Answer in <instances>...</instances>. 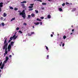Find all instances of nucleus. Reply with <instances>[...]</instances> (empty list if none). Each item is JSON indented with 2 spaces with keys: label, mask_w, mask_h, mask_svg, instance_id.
I'll return each mask as SVG.
<instances>
[{
  "label": "nucleus",
  "mask_w": 78,
  "mask_h": 78,
  "mask_svg": "<svg viewBox=\"0 0 78 78\" xmlns=\"http://www.w3.org/2000/svg\"><path fill=\"white\" fill-rule=\"evenodd\" d=\"M63 38L64 39H66V36L65 35H64L63 37Z\"/></svg>",
  "instance_id": "nucleus-17"
},
{
  "label": "nucleus",
  "mask_w": 78,
  "mask_h": 78,
  "mask_svg": "<svg viewBox=\"0 0 78 78\" xmlns=\"http://www.w3.org/2000/svg\"><path fill=\"white\" fill-rule=\"evenodd\" d=\"M4 67H3V66H1V69H3V68Z\"/></svg>",
  "instance_id": "nucleus-42"
},
{
  "label": "nucleus",
  "mask_w": 78,
  "mask_h": 78,
  "mask_svg": "<svg viewBox=\"0 0 78 78\" xmlns=\"http://www.w3.org/2000/svg\"><path fill=\"white\" fill-rule=\"evenodd\" d=\"M2 27H4V26H5V24L3 23H2Z\"/></svg>",
  "instance_id": "nucleus-16"
},
{
  "label": "nucleus",
  "mask_w": 78,
  "mask_h": 78,
  "mask_svg": "<svg viewBox=\"0 0 78 78\" xmlns=\"http://www.w3.org/2000/svg\"><path fill=\"white\" fill-rule=\"evenodd\" d=\"M16 30H19V27H17L16 28Z\"/></svg>",
  "instance_id": "nucleus-41"
},
{
  "label": "nucleus",
  "mask_w": 78,
  "mask_h": 78,
  "mask_svg": "<svg viewBox=\"0 0 78 78\" xmlns=\"http://www.w3.org/2000/svg\"><path fill=\"white\" fill-rule=\"evenodd\" d=\"M40 23V25H42V22H41Z\"/></svg>",
  "instance_id": "nucleus-43"
},
{
  "label": "nucleus",
  "mask_w": 78,
  "mask_h": 78,
  "mask_svg": "<svg viewBox=\"0 0 78 78\" xmlns=\"http://www.w3.org/2000/svg\"><path fill=\"white\" fill-rule=\"evenodd\" d=\"M2 66L4 67V66H5V64L4 63H3L2 65Z\"/></svg>",
  "instance_id": "nucleus-37"
},
{
  "label": "nucleus",
  "mask_w": 78,
  "mask_h": 78,
  "mask_svg": "<svg viewBox=\"0 0 78 78\" xmlns=\"http://www.w3.org/2000/svg\"><path fill=\"white\" fill-rule=\"evenodd\" d=\"M66 5H69V3L68 2H66Z\"/></svg>",
  "instance_id": "nucleus-38"
},
{
  "label": "nucleus",
  "mask_w": 78,
  "mask_h": 78,
  "mask_svg": "<svg viewBox=\"0 0 78 78\" xmlns=\"http://www.w3.org/2000/svg\"><path fill=\"white\" fill-rule=\"evenodd\" d=\"M33 9L32 8H30L29 9V11H33Z\"/></svg>",
  "instance_id": "nucleus-15"
},
{
  "label": "nucleus",
  "mask_w": 78,
  "mask_h": 78,
  "mask_svg": "<svg viewBox=\"0 0 78 78\" xmlns=\"http://www.w3.org/2000/svg\"><path fill=\"white\" fill-rule=\"evenodd\" d=\"M48 0V1H51V0Z\"/></svg>",
  "instance_id": "nucleus-57"
},
{
  "label": "nucleus",
  "mask_w": 78,
  "mask_h": 78,
  "mask_svg": "<svg viewBox=\"0 0 78 78\" xmlns=\"http://www.w3.org/2000/svg\"><path fill=\"white\" fill-rule=\"evenodd\" d=\"M27 3V2L25 1H24L23 2H21V3Z\"/></svg>",
  "instance_id": "nucleus-14"
},
{
  "label": "nucleus",
  "mask_w": 78,
  "mask_h": 78,
  "mask_svg": "<svg viewBox=\"0 0 78 78\" xmlns=\"http://www.w3.org/2000/svg\"><path fill=\"white\" fill-rule=\"evenodd\" d=\"M62 5L63 6H65V3H63V4H62Z\"/></svg>",
  "instance_id": "nucleus-36"
},
{
  "label": "nucleus",
  "mask_w": 78,
  "mask_h": 78,
  "mask_svg": "<svg viewBox=\"0 0 78 78\" xmlns=\"http://www.w3.org/2000/svg\"><path fill=\"white\" fill-rule=\"evenodd\" d=\"M52 33L53 34H54V32H52Z\"/></svg>",
  "instance_id": "nucleus-53"
},
{
  "label": "nucleus",
  "mask_w": 78,
  "mask_h": 78,
  "mask_svg": "<svg viewBox=\"0 0 78 78\" xmlns=\"http://www.w3.org/2000/svg\"><path fill=\"white\" fill-rule=\"evenodd\" d=\"M19 33H21V34H22V31H21V30H19Z\"/></svg>",
  "instance_id": "nucleus-30"
},
{
  "label": "nucleus",
  "mask_w": 78,
  "mask_h": 78,
  "mask_svg": "<svg viewBox=\"0 0 78 78\" xmlns=\"http://www.w3.org/2000/svg\"><path fill=\"white\" fill-rule=\"evenodd\" d=\"M59 11H62V9L61 8H59Z\"/></svg>",
  "instance_id": "nucleus-20"
},
{
  "label": "nucleus",
  "mask_w": 78,
  "mask_h": 78,
  "mask_svg": "<svg viewBox=\"0 0 78 78\" xmlns=\"http://www.w3.org/2000/svg\"><path fill=\"white\" fill-rule=\"evenodd\" d=\"M61 44H62V42H61Z\"/></svg>",
  "instance_id": "nucleus-54"
},
{
  "label": "nucleus",
  "mask_w": 78,
  "mask_h": 78,
  "mask_svg": "<svg viewBox=\"0 0 78 78\" xmlns=\"http://www.w3.org/2000/svg\"><path fill=\"white\" fill-rule=\"evenodd\" d=\"M16 32L15 33L14 35V36L15 35V37H16Z\"/></svg>",
  "instance_id": "nucleus-49"
},
{
  "label": "nucleus",
  "mask_w": 78,
  "mask_h": 78,
  "mask_svg": "<svg viewBox=\"0 0 78 78\" xmlns=\"http://www.w3.org/2000/svg\"><path fill=\"white\" fill-rule=\"evenodd\" d=\"M33 28H34V26H33L32 27Z\"/></svg>",
  "instance_id": "nucleus-52"
},
{
  "label": "nucleus",
  "mask_w": 78,
  "mask_h": 78,
  "mask_svg": "<svg viewBox=\"0 0 78 78\" xmlns=\"http://www.w3.org/2000/svg\"><path fill=\"white\" fill-rule=\"evenodd\" d=\"M17 36H16L15 37V35H13L12 37H11L10 38V40H12V39H13L15 40L17 39Z\"/></svg>",
  "instance_id": "nucleus-3"
},
{
  "label": "nucleus",
  "mask_w": 78,
  "mask_h": 78,
  "mask_svg": "<svg viewBox=\"0 0 78 78\" xmlns=\"http://www.w3.org/2000/svg\"><path fill=\"white\" fill-rule=\"evenodd\" d=\"M35 12L37 13H37H38V11H37V10H35Z\"/></svg>",
  "instance_id": "nucleus-27"
},
{
  "label": "nucleus",
  "mask_w": 78,
  "mask_h": 78,
  "mask_svg": "<svg viewBox=\"0 0 78 78\" xmlns=\"http://www.w3.org/2000/svg\"><path fill=\"white\" fill-rule=\"evenodd\" d=\"M47 17L48 19H51V15H48Z\"/></svg>",
  "instance_id": "nucleus-10"
},
{
  "label": "nucleus",
  "mask_w": 78,
  "mask_h": 78,
  "mask_svg": "<svg viewBox=\"0 0 78 78\" xmlns=\"http://www.w3.org/2000/svg\"><path fill=\"white\" fill-rule=\"evenodd\" d=\"M2 11V8L1 7H0V12H1Z\"/></svg>",
  "instance_id": "nucleus-45"
},
{
  "label": "nucleus",
  "mask_w": 78,
  "mask_h": 78,
  "mask_svg": "<svg viewBox=\"0 0 78 78\" xmlns=\"http://www.w3.org/2000/svg\"><path fill=\"white\" fill-rule=\"evenodd\" d=\"M30 6H34V4H30Z\"/></svg>",
  "instance_id": "nucleus-29"
},
{
  "label": "nucleus",
  "mask_w": 78,
  "mask_h": 78,
  "mask_svg": "<svg viewBox=\"0 0 78 78\" xmlns=\"http://www.w3.org/2000/svg\"><path fill=\"white\" fill-rule=\"evenodd\" d=\"M45 47L46 48V50H48V47H47V46H45Z\"/></svg>",
  "instance_id": "nucleus-24"
},
{
  "label": "nucleus",
  "mask_w": 78,
  "mask_h": 78,
  "mask_svg": "<svg viewBox=\"0 0 78 78\" xmlns=\"http://www.w3.org/2000/svg\"><path fill=\"white\" fill-rule=\"evenodd\" d=\"M40 19H44V17H41L40 18Z\"/></svg>",
  "instance_id": "nucleus-31"
},
{
  "label": "nucleus",
  "mask_w": 78,
  "mask_h": 78,
  "mask_svg": "<svg viewBox=\"0 0 78 78\" xmlns=\"http://www.w3.org/2000/svg\"><path fill=\"white\" fill-rule=\"evenodd\" d=\"M6 53H4V56H6Z\"/></svg>",
  "instance_id": "nucleus-46"
},
{
  "label": "nucleus",
  "mask_w": 78,
  "mask_h": 78,
  "mask_svg": "<svg viewBox=\"0 0 78 78\" xmlns=\"http://www.w3.org/2000/svg\"><path fill=\"white\" fill-rule=\"evenodd\" d=\"M6 20V19H4V20Z\"/></svg>",
  "instance_id": "nucleus-59"
},
{
  "label": "nucleus",
  "mask_w": 78,
  "mask_h": 78,
  "mask_svg": "<svg viewBox=\"0 0 78 78\" xmlns=\"http://www.w3.org/2000/svg\"><path fill=\"white\" fill-rule=\"evenodd\" d=\"M14 10L15 11H17V10H18V9L17 8H14Z\"/></svg>",
  "instance_id": "nucleus-25"
},
{
  "label": "nucleus",
  "mask_w": 78,
  "mask_h": 78,
  "mask_svg": "<svg viewBox=\"0 0 78 78\" xmlns=\"http://www.w3.org/2000/svg\"><path fill=\"white\" fill-rule=\"evenodd\" d=\"M49 57V55H47V58H46V59H48Z\"/></svg>",
  "instance_id": "nucleus-32"
},
{
  "label": "nucleus",
  "mask_w": 78,
  "mask_h": 78,
  "mask_svg": "<svg viewBox=\"0 0 78 78\" xmlns=\"http://www.w3.org/2000/svg\"><path fill=\"white\" fill-rule=\"evenodd\" d=\"M11 45H9L8 47V51H9L10 50H11Z\"/></svg>",
  "instance_id": "nucleus-4"
},
{
  "label": "nucleus",
  "mask_w": 78,
  "mask_h": 78,
  "mask_svg": "<svg viewBox=\"0 0 78 78\" xmlns=\"http://www.w3.org/2000/svg\"><path fill=\"white\" fill-rule=\"evenodd\" d=\"M41 9H42L44 10V7L42 8Z\"/></svg>",
  "instance_id": "nucleus-51"
},
{
  "label": "nucleus",
  "mask_w": 78,
  "mask_h": 78,
  "mask_svg": "<svg viewBox=\"0 0 78 78\" xmlns=\"http://www.w3.org/2000/svg\"><path fill=\"white\" fill-rule=\"evenodd\" d=\"M10 9H14L12 7H10Z\"/></svg>",
  "instance_id": "nucleus-28"
},
{
  "label": "nucleus",
  "mask_w": 78,
  "mask_h": 78,
  "mask_svg": "<svg viewBox=\"0 0 78 78\" xmlns=\"http://www.w3.org/2000/svg\"><path fill=\"white\" fill-rule=\"evenodd\" d=\"M9 1L7 2V3H9Z\"/></svg>",
  "instance_id": "nucleus-60"
},
{
  "label": "nucleus",
  "mask_w": 78,
  "mask_h": 78,
  "mask_svg": "<svg viewBox=\"0 0 78 78\" xmlns=\"http://www.w3.org/2000/svg\"><path fill=\"white\" fill-rule=\"evenodd\" d=\"M4 39H5V38Z\"/></svg>",
  "instance_id": "nucleus-64"
},
{
  "label": "nucleus",
  "mask_w": 78,
  "mask_h": 78,
  "mask_svg": "<svg viewBox=\"0 0 78 78\" xmlns=\"http://www.w3.org/2000/svg\"><path fill=\"white\" fill-rule=\"evenodd\" d=\"M60 46H61V44H60Z\"/></svg>",
  "instance_id": "nucleus-58"
},
{
  "label": "nucleus",
  "mask_w": 78,
  "mask_h": 78,
  "mask_svg": "<svg viewBox=\"0 0 78 78\" xmlns=\"http://www.w3.org/2000/svg\"><path fill=\"white\" fill-rule=\"evenodd\" d=\"M73 34V33H72L70 34L71 35V34Z\"/></svg>",
  "instance_id": "nucleus-56"
},
{
  "label": "nucleus",
  "mask_w": 78,
  "mask_h": 78,
  "mask_svg": "<svg viewBox=\"0 0 78 78\" xmlns=\"http://www.w3.org/2000/svg\"><path fill=\"white\" fill-rule=\"evenodd\" d=\"M13 55H14V53H12Z\"/></svg>",
  "instance_id": "nucleus-61"
},
{
  "label": "nucleus",
  "mask_w": 78,
  "mask_h": 78,
  "mask_svg": "<svg viewBox=\"0 0 78 78\" xmlns=\"http://www.w3.org/2000/svg\"><path fill=\"white\" fill-rule=\"evenodd\" d=\"M39 23H40L38 22L37 23H34V24H35V25H38Z\"/></svg>",
  "instance_id": "nucleus-8"
},
{
  "label": "nucleus",
  "mask_w": 78,
  "mask_h": 78,
  "mask_svg": "<svg viewBox=\"0 0 78 78\" xmlns=\"http://www.w3.org/2000/svg\"><path fill=\"white\" fill-rule=\"evenodd\" d=\"M21 6H22L23 8H25V4H21Z\"/></svg>",
  "instance_id": "nucleus-7"
},
{
  "label": "nucleus",
  "mask_w": 78,
  "mask_h": 78,
  "mask_svg": "<svg viewBox=\"0 0 78 78\" xmlns=\"http://www.w3.org/2000/svg\"><path fill=\"white\" fill-rule=\"evenodd\" d=\"M31 17V16L30 15H29L28 16V18H29V19Z\"/></svg>",
  "instance_id": "nucleus-26"
},
{
  "label": "nucleus",
  "mask_w": 78,
  "mask_h": 78,
  "mask_svg": "<svg viewBox=\"0 0 78 78\" xmlns=\"http://www.w3.org/2000/svg\"><path fill=\"white\" fill-rule=\"evenodd\" d=\"M18 12H20L19 13L20 16H22V17H23L24 19H25L26 17V14H25V10H23L22 12H21V11L19 10L18 11Z\"/></svg>",
  "instance_id": "nucleus-1"
},
{
  "label": "nucleus",
  "mask_w": 78,
  "mask_h": 78,
  "mask_svg": "<svg viewBox=\"0 0 78 78\" xmlns=\"http://www.w3.org/2000/svg\"><path fill=\"white\" fill-rule=\"evenodd\" d=\"M6 16H7V14H6V13H4V15H3L4 17H6Z\"/></svg>",
  "instance_id": "nucleus-13"
},
{
  "label": "nucleus",
  "mask_w": 78,
  "mask_h": 78,
  "mask_svg": "<svg viewBox=\"0 0 78 78\" xmlns=\"http://www.w3.org/2000/svg\"><path fill=\"white\" fill-rule=\"evenodd\" d=\"M37 1H38L40 2H42V1H41V0H37ZM35 1H36V0H34Z\"/></svg>",
  "instance_id": "nucleus-22"
},
{
  "label": "nucleus",
  "mask_w": 78,
  "mask_h": 78,
  "mask_svg": "<svg viewBox=\"0 0 78 78\" xmlns=\"http://www.w3.org/2000/svg\"><path fill=\"white\" fill-rule=\"evenodd\" d=\"M64 45H65L64 43H63L62 44V47H64Z\"/></svg>",
  "instance_id": "nucleus-47"
},
{
  "label": "nucleus",
  "mask_w": 78,
  "mask_h": 78,
  "mask_svg": "<svg viewBox=\"0 0 78 78\" xmlns=\"http://www.w3.org/2000/svg\"><path fill=\"white\" fill-rule=\"evenodd\" d=\"M1 76V75L0 74V76Z\"/></svg>",
  "instance_id": "nucleus-62"
},
{
  "label": "nucleus",
  "mask_w": 78,
  "mask_h": 78,
  "mask_svg": "<svg viewBox=\"0 0 78 78\" xmlns=\"http://www.w3.org/2000/svg\"><path fill=\"white\" fill-rule=\"evenodd\" d=\"M2 62H1L0 64V67L2 66Z\"/></svg>",
  "instance_id": "nucleus-34"
},
{
  "label": "nucleus",
  "mask_w": 78,
  "mask_h": 78,
  "mask_svg": "<svg viewBox=\"0 0 78 78\" xmlns=\"http://www.w3.org/2000/svg\"><path fill=\"white\" fill-rule=\"evenodd\" d=\"M73 11H75L76 10V9L74 8L73 9Z\"/></svg>",
  "instance_id": "nucleus-44"
},
{
  "label": "nucleus",
  "mask_w": 78,
  "mask_h": 78,
  "mask_svg": "<svg viewBox=\"0 0 78 78\" xmlns=\"http://www.w3.org/2000/svg\"><path fill=\"white\" fill-rule=\"evenodd\" d=\"M42 5H47V4H46V3H44V2H43V3H42Z\"/></svg>",
  "instance_id": "nucleus-21"
},
{
  "label": "nucleus",
  "mask_w": 78,
  "mask_h": 78,
  "mask_svg": "<svg viewBox=\"0 0 78 78\" xmlns=\"http://www.w3.org/2000/svg\"><path fill=\"white\" fill-rule=\"evenodd\" d=\"M51 37H53V34H51Z\"/></svg>",
  "instance_id": "nucleus-48"
},
{
  "label": "nucleus",
  "mask_w": 78,
  "mask_h": 78,
  "mask_svg": "<svg viewBox=\"0 0 78 78\" xmlns=\"http://www.w3.org/2000/svg\"><path fill=\"white\" fill-rule=\"evenodd\" d=\"M5 53L6 54H7V53H8V51H5Z\"/></svg>",
  "instance_id": "nucleus-33"
},
{
  "label": "nucleus",
  "mask_w": 78,
  "mask_h": 78,
  "mask_svg": "<svg viewBox=\"0 0 78 78\" xmlns=\"http://www.w3.org/2000/svg\"><path fill=\"white\" fill-rule=\"evenodd\" d=\"M3 3L1 2V3H0V8H2L3 6Z\"/></svg>",
  "instance_id": "nucleus-6"
},
{
  "label": "nucleus",
  "mask_w": 78,
  "mask_h": 78,
  "mask_svg": "<svg viewBox=\"0 0 78 78\" xmlns=\"http://www.w3.org/2000/svg\"><path fill=\"white\" fill-rule=\"evenodd\" d=\"M0 19L2 20H3V17H1L0 18Z\"/></svg>",
  "instance_id": "nucleus-40"
},
{
  "label": "nucleus",
  "mask_w": 78,
  "mask_h": 78,
  "mask_svg": "<svg viewBox=\"0 0 78 78\" xmlns=\"http://www.w3.org/2000/svg\"><path fill=\"white\" fill-rule=\"evenodd\" d=\"M7 40V38H6L5 40L4 41V45L3 47V50H5V51H7V47H8V43L6 41Z\"/></svg>",
  "instance_id": "nucleus-2"
},
{
  "label": "nucleus",
  "mask_w": 78,
  "mask_h": 78,
  "mask_svg": "<svg viewBox=\"0 0 78 78\" xmlns=\"http://www.w3.org/2000/svg\"><path fill=\"white\" fill-rule=\"evenodd\" d=\"M28 8H33V6H29Z\"/></svg>",
  "instance_id": "nucleus-23"
},
{
  "label": "nucleus",
  "mask_w": 78,
  "mask_h": 78,
  "mask_svg": "<svg viewBox=\"0 0 78 78\" xmlns=\"http://www.w3.org/2000/svg\"><path fill=\"white\" fill-rule=\"evenodd\" d=\"M71 27H73V26H72Z\"/></svg>",
  "instance_id": "nucleus-63"
},
{
  "label": "nucleus",
  "mask_w": 78,
  "mask_h": 78,
  "mask_svg": "<svg viewBox=\"0 0 78 78\" xmlns=\"http://www.w3.org/2000/svg\"><path fill=\"white\" fill-rule=\"evenodd\" d=\"M5 59L6 60L4 61V62L5 64H6V63L7 62V61H8V56H6Z\"/></svg>",
  "instance_id": "nucleus-5"
},
{
  "label": "nucleus",
  "mask_w": 78,
  "mask_h": 78,
  "mask_svg": "<svg viewBox=\"0 0 78 78\" xmlns=\"http://www.w3.org/2000/svg\"><path fill=\"white\" fill-rule=\"evenodd\" d=\"M31 16L32 17H34V13H32L31 14Z\"/></svg>",
  "instance_id": "nucleus-19"
},
{
  "label": "nucleus",
  "mask_w": 78,
  "mask_h": 78,
  "mask_svg": "<svg viewBox=\"0 0 78 78\" xmlns=\"http://www.w3.org/2000/svg\"><path fill=\"white\" fill-rule=\"evenodd\" d=\"M74 29H73L72 30V31L73 32V31H74Z\"/></svg>",
  "instance_id": "nucleus-50"
},
{
  "label": "nucleus",
  "mask_w": 78,
  "mask_h": 78,
  "mask_svg": "<svg viewBox=\"0 0 78 78\" xmlns=\"http://www.w3.org/2000/svg\"><path fill=\"white\" fill-rule=\"evenodd\" d=\"M34 34V32H31V34H28V35L29 36H31L32 34Z\"/></svg>",
  "instance_id": "nucleus-11"
},
{
  "label": "nucleus",
  "mask_w": 78,
  "mask_h": 78,
  "mask_svg": "<svg viewBox=\"0 0 78 78\" xmlns=\"http://www.w3.org/2000/svg\"><path fill=\"white\" fill-rule=\"evenodd\" d=\"M37 20L38 21H41V20L39 19V18H37Z\"/></svg>",
  "instance_id": "nucleus-18"
},
{
  "label": "nucleus",
  "mask_w": 78,
  "mask_h": 78,
  "mask_svg": "<svg viewBox=\"0 0 78 78\" xmlns=\"http://www.w3.org/2000/svg\"><path fill=\"white\" fill-rule=\"evenodd\" d=\"M23 24L24 25H25V26H26V25H27V23H23Z\"/></svg>",
  "instance_id": "nucleus-39"
},
{
  "label": "nucleus",
  "mask_w": 78,
  "mask_h": 78,
  "mask_svg": "<svg viewBox=\"0 0 78 78\" xmlns=\"http://www.w3.org/2000/svg\"><path fill=\"white\" fill-rule=\"evenodd\" d=\"M13 44H14V42L12 41L11 42L10 44L9 45H10L11 46H13Z\"/></svg>",
  "instance_id": "nucleus-9"
},
{
  "label": "nucleus",
  "mask_w": 78,
  "mask_h": 78,
  "mask_svg": "<svg viewBox=\"0 0 78 78\" xmlns=\"http://www.w3.org/2000/svg\"><path fill=\"white\" fill-rule=\"evenodd\" d=\"M15 19H16L15 17H14V18H12L11 19V22H12V21L13 20H15Z\"/></svg>",
  "instance_id": "nucleus-12"
},
{
  "label": "nucleus",
  "mask_w": 78,
  "mask_h": 78,
  "mask_svg": "<svg viewBox=\"0 0 78 78\" xmlns=\"http://www.w3.org/2000/svg\"><path fill=\"white\" fill-rule=\"evenodd\" d=\"M11 41V40H9L8 41V43H9Z\"/></svg>",
  "instance_id": "nucleus-35"
},
{
  "label": "nucleus",
  "mask_w": 78,
  "mask_h": 78,
  "mask_svg": "<svg viewBox=\"0 0 78 78\" xmlns=\"http://www.w3.org/2000/svg\"><path fill=\"white\" fill-rule=\"evenodd\" d=\"M9 57H11V55H10V56H9Z\"/></svg>",
  "instance_id": "nucleus-55"
}]
</instances>
